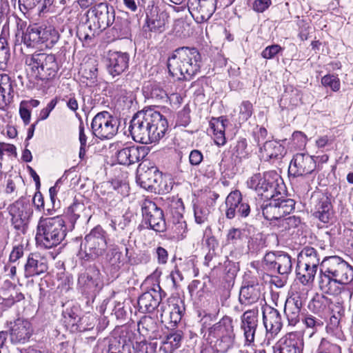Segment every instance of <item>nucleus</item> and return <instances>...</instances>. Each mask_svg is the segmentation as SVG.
Segmentation results:
<instances>
[{"instance_id": "nucleus-1", "label": "nucleus", "mask_w": 353, "mask_h": 353, "mask_svg": "<svg viewBox=\"0 0 353 353\" xmlns=\"http://www.w3.org/2000/svg\"><path fill=\"white\" fill-rule=\"evenodd\" d=\"M166 118L152 109L136 113L130 121L129 131L134 141L143 144L156 143L167 132Z\"/></svg>"}, {"instance_id": "nucleus-2", "label": "nucleus", "mask_w": 353, "mask_h": 353, "mask_svg": "<svg viewBox=\"0 0 353 353\" xmlns=\"http://www.w3.org/2000/svg\"><path fill=\"white\" fill-rule=\"evenodd\" d=\"M320 271V288L329 294L339 292L338 288H333L336 283L346 285L353 280V268L336 255L325 257L321 263Z\"/></svg>"}, {"instance_id": "nucleus-3", "label": "nucleus", "mask_w": 353, "mask_h": 353, "mask_svg": "<svg viewBox=\"0 0 353 353\" xmlns=\"http://www.w3.org/2000/svg\"><path fill=\"white\" fill-rule=\"evenodd\" d=\"M201 56L195 48L181 47L176 49L168 58L169 74L178 80L190 81L199 72Z\"/></svg>"}, {"instance_id": "nucleus-4", "label": "nucleus", "mask_w": 353, "mask_h": 353, "mask_svg": "<svg viewBox=\"0 0 353 353\" xmlns=\"http://www.w3.org/2000/svg\"><path fill=\"white\" fill-rule=\"evenodd\" d=\"M65 235V222L61 218H40L35 236L38 245L46 249L52 248L61 243Z\"/></svg>"}, {"instance_id": "nucleus-5", "label": "nucleus", "mask_w": 353, "mask_h": 353, "mask_svg": "<svg viewBox=\"0 0 353 353\" xmlns=\"http://www.w3.org/2000/svg\"><path fill=\"white\" fill-rule=\"evenodd\" d=\"M25 64L34 74L35 78L48 82L54 79L59 71V64L54 54L34 52L25 57Z\"/></svg>"}, {"instance_id": "nucleus-6", "label": "nucleus", "mask_w": 353, "mask_h": 353, "mask_svg": "<svg viewBox=\"0 0 353 353\" xmlns=\"http://www.w3.org/2000/svg\"><path fill=\"white\" fill-rule=\"evenodd\" d=\"M89 29L92 30V35L85 34L84 40L91 39L95 34H98L113 24L115 20L114 9L109 8L106 3H99L88 11Z\"/></svg>"}, {"instance_id": "nucleus-7", "label": "nucleus", "mask_w": 353, "mask_h": 353, "mask_svg": "<svg viewBox=\"0 0 353 353\" xmlns=\"http://www.w3.org/2000/svg\"><path fill=\"white\" fill-rule=\"evenodd\" d=\"M279 179V176L273 171L263 174L256 173L248 179L247 185L265 199H271L279 192L277 190Z\"/></svg>"}, {"instance_id": "nucleus-8", "label": "nucleus", "mask_w": 353, "mask_h": 353, "mask_svg": "<svg viewBox=\"0 0 353 353\" xmlns=\"http://www.w3.org/2000/svg\"><path fill=\"white\" fill-rule=\"evenodd\" d=\"M82 245L83 252L81 257L83 260L94 261L102 256L107 248L105 231L100 226L95 227L85 236Z\"/></svg>"}, {"instance_id": "nucleus-9", "label": "nucleus", "mask_w": 353, "mask_h": 353, "mask_svg": "<svg viewBox=\"0 0 353 353\" xmlns=\"http://www.w3.org/2000/svg\"><path fill=\"white\" fill-rule=\"evenodd\" d=\"M8 209L11 216L12 225L19 232L25 234L33 214V209L30 200L21 197L10 205Z\"/></svg>"}, {"instance_id": "nucleus-10", "label": "nucleus", "mask_w": 353, "mask_h": 353, "mask_svg": "<svg viewBox=\"0 0 353 353\" xmlns=\"http://www.w3.org/2000/svg\"><path fill=\"white\" fill-rule=\"evenodd\" d=\"M119 121L108 111L97 113L92 119L91 128L94 136L100 139H110L119 130Z\"/></svg>"}, {"instance_id": "nucleus-11", "label": "nucleus", "mask_w": 353, "mask_h": 353, "mask_svg": "<svg viewBox=\"0 0 353 353\" xmlns=\"http://www.w3.org/2000/svg\"><path fill=\"white\" fill-rule=\"evenodd\" d=\"M141 210L144 222L149 225L150 229L158 232L165 230L166 223L163 211L154 202L145 201Z\"/></svg>"}, {"instance_id": "nucleus-12", "label": "nucleus", "mask_w": 353, "mask_h": 353, "mask_svg": "<svg viewBox=\"0 0 353 353\" xmlns=\"http://www.w3.org/2000/svg\"><path fill=\"white\" fill-rule=\"evenodd\" d=\"M225 216L228 219H232L236 215L245 218L250 213V206L248 202L243 199L239 190L232 191L228 195L225 199Z\"/></svg>"}, {"instance_id": "nucleus-13", "label": "nucleus", "mask_w": 353, "mask_h": 353, "mask_svg": "<svg viewBox=\"0 0 353 353\" xmlns=\"http://www.w3.org/2000/svg\"><path fill=\"white\" fill-rule=\"evenodd\" d=\"M259 323V309L246 310L241 316L240 329L243 331L245 346H252Z\"/></svg>"}, {"instance_id": "nucleus-14", "label": "nucleus", "mask_w": 353, "mask_h": 353, "mask_svg": "<svg viewBox=\"0 0 353 353\" xmlns=\"http://www.w3.org/2000/svg\"><path fill=\"white\" fill-rule=\"evenodd\" d=\"M216 0H188V10L198 23L207 21L216 10Z\"/></svg>"}, {"instance_id": "nucleus-15", "label": "nucleus", "mask_w": 353, "mask_h": 353, "mask_svg": "<svg viewBox=\"0 0 353 353\" xmlns=\"http://www.w3.org/2000/svg\"><path fill=\"white\" fill-rule=\"evenodd\" d=\"M100 271L95 265H90L78 278V287L83 293L94 294L101 288Z\"/></svg>"}, {"instance_id": "nucleus-16", "label": "nucleus", "mask_w": 353, "mask_h": 353, "mask_svg": "<svg viewBox=\"0 0 353 353\" xmlns=\"http://www.w3.org/2000/svg\"><path fill=\"white\" fill-rule=\"evenodd\" d=\"M148 150L145 146L126 145L118 148L116 157L119 164L130 165L143 159L148 154Z\"/></svg>"}, {"instance_id": "nucleus-17", "label": "nucleus", "mask_w": 353, "mask_h": 353, "mask_svg": "<svg viewBox=\"0 0 353 353\" xmlns=\"http://www.w3.org/2000/svg\"><path fill=\"white\" fill-rule=\"evenodd\" d=\"M303 336L297 332H290L274 347V353H303Z\"/></svg>"}, {"instance_id": "nucleus-18", "label": "nucleus", "mask_w": 353, "mask_h": 353, "mask_svg": "<svg viewBox=\"0 0 353 353\" xmlns=\"http://www.w3.org/2000/svg\"><path fill=\"white\" fill-rule=\"evenodd\" d=\"M316 166V161L312 156L298 153L290 161L289 172L294 176H304L312 173Z\"/></svg>"}, {"instance_id": "nucleus-19", "label": "nucleus", "mask_w": 353, "mask_h": 353, "mask_svg": "<svg viewBox=\"0 0 353 353\" xmlns=\"http://www.w3.org/2000/svg\"><path fill=\"white\" fill-rule=\"evenodd\" d=\"M311 203L312 216L324 223H328L333 216L329 198L323 194L315 195L312 196Z\"/></svg>"}, {"instance_id": "nucleus-20", "label": "nucleus", "mask_w": 353, "mask_h": 353, "mask_svg": "<svg viewBox=\"0 0 353 353\" xmlns=\"http://www.w3.org/2000/svg\"><path fill=\"white\" fill-rule=\"evenodd\" d=\"M263 321L265 330L272 335H276L282 329V317L276 309L270 306L263 307Z\"/></svg>"}, {"instance_id": "nucleus-21", "label": "nucleus", "mask_w": 353, "mask_h": 353, "mask_svg": "<svg viewBox=\"0 0 353 353\" xmlns=\"http://www.w3.org/2000/svg\"><path fill=\"white\" fill-rule=\"evenodd\" d=\"M33 332L30 321L25 319H17L10 329V340L12 343H25Z\"/></svg>"}, {"instance_id": "nucleus-22", "label": "nucleus", "mask_w": 353, "mask_h": 353, "mask_svg": "<svg viewBox=\"0 0 353 353\" xmlns=\"http://www.w3.org/2000/svg\"><path fill=\"white\" fill-rule=\"evenodd\" d=\"M302 306L301 298L299 294H293L287 299L284 312L289 325L295 326L299 322Z\"/></svg>"}, {"instance_id": "nucleus-23", "label": "nucleus", "mask_w": 353, "mask_h": 353, "mask_svg": "<svg viewBox=\"0 0 353 353\" xmlns=\"http://www.w3.org/2000/svg\"><path fill=\"white\" fill-rule=\"evenodd\" d=\"M161 296L159 292L152 288L142 294L138 299L139 310L143 313L152 312L159 305Z\"/></svg>"}, {"instance_id": "nucleus-24", "label": "nucleus", "mask_w": 353, "mask_h": 353, "mask_svg": "<svg viewBox=\"0 0 353 353\" xmlns=\"http://www.w3.org/2000/svg\"><path fill=\"white\" fill-rule=\"evenodd\" d=\"M24 268L26 278L40 275L48 270L47 260L37 254L31 253Z\"/></svg>"}, {"instance_id": "nucleus-25", "label": "nucleus", "mask_w": 353, "mask_h": 353, "mask_svg": "<svg viewBox=\"0 0 353 353\" xmlns=\"http://www.w3.org/2000/svg\"><path fill=\"white\" fill-rule=\"evenodd\" d=\"M24 299L23 294L19 291L15 284L9 280L3 282L0 287V301L8 306Z\"/></svg>"}, {"instance_id": "nucleus-26", "label": "nucleus", "mask_w": 353, "mask_h": 353, "mask_svg": "<svg viewBox=\"0 0 353 353\" xmlns=\"http://www.w3.org/2000/svg\"><path fill=\"white\" fill-rule=\"evenodd\" d=\"M129 57L126 53L114 52L109 54L108 68L113 77L121 74L128 67Z\"/></svg>"}, {"instance_id": "nucleus-27", "label": "nucleus", "mask_w": 353, "mask_h": 353, "mask_svg": "<svg viewBox=\"0 0 353 353\" xmlns=\"http://www.w3.org/2000/svg\"><path fill=\"white\" fill-rule=\"evenodd\" d=\"M263 158L268 161H279L286 154L285 147L276 141H266L261 149Z\"/></svg>"}, {"instance_id": "nucleus-28", "label": "nucleus", "mask_w": 353, "mask_h": 353, "mask_svg": "<svg viewBox=\"0 0 353 353\" xmlns=\"http://www.w3.org/2000/svg\"><path fill=\"white\" fill-rule=\"evenodd\" d=\"M34 26L37 37H39L40 45L45 44L46 47H51L58 41L59 34L52 26L37 23H34Z\"/></svg>"}, {"instance_id": "nucleus-29", "label": "nucleus", "mask_w": 353, "mask_h": 353, "mask_svg": "<svg viewBox=\"0 0 353 353\" xmlns=\"http://www.w3.org/2000/svg\"><path fill=\"white\" fill-rule=\"evenodd\" d=\"M319 266L311 264H305L303 262L297 261L296 273L298 280L303 285H307L312 283L317 272Z\"/></svg>"}, {"instance_id": "nucleus-30", "label": "nucleus", "mask_w": 353, "mask_h": 353, "mask_svg": "<svg viewBox=\"0 0 353 353\" xmlns=\"http://www.w3.org/2000/svg\"><path fill=\"white\" fill-rule=\"evenodd\" d=\"M183 338L182 330H172L165 337L160 349L165 353H172L181 346Z\"/></svg>"}, {"instance_id": "nucleus-31", "label": "nucleus", "mask_w": 353, "mask_h": 353, "mask_svg": "<svg viewBox=\"0 0 353 353\" xmlns=\"http://www.w3.org/2000/svg\"><path fill=\"white\" fill-rule=\"evenodd\" d=\"M210 334L214 336L235 334L232 319L228 316H223L218 323L210 328Z\"/></svg>"}, {"instance_id": "nucleus-32", "label": "nucleus", "mask_w": 353, "mask_h": 353, "mask_svg": "<svg viewBox=\"0 0 353 353\" xmlns=\"http://www.w3.org/2000/svg\"><path fill=\"white\" fill-rule=\"evenodd\" d=\"M260 290L258 285H248L241 288L239 300L245 305L256 303L260 298Z\"/></svg>"}, {"instance_id": "nucleus-33", "label": "nucleus", "mask_w": 353, "mask_h": 353, "mask_svg": "<svg viewBox=\"0 0 353 353\" xmlns=\"http://www.w3.org/2000/svg\"><path fill=\"white\" fill-rule=\"evenodd\" d=\"M165 19L163 13L159 14L156 10L147 14L146 26L150 31L161 32L165 29Z\"/></svg>"}, {"instance_id": "nucleus-34", "label": "nucleus", "mask_w": 353, "mask_h": 353, "mask_svg": "<svg viewBox=\"0 0 353 353\" xmlns=\"http://www.w3.org/2000/svg\"><path fill=\"white\" fill-rule=\"evenodd\" d=\"M14 97L13 81L8 74L0 77V98L6 103L12 102Z\"/></svg>"}, {"instance_id": "nucleus-35", "label": "nucleus", "mask_w": 353, "mask_h": 353, "mask_svg": "<svg viewBox=\"0 0 353 353\" xmlns=\"http://www.w3.org/2000/svg\"><path fill=\"white\" fill-rule=\"evenodd\" d=\"M297 261L312 265H321L319 254L317 250L310 246H305L298 254Z\"/></svg>"}, {"instance_id": "nucleus-36", "label": "nucleus", "mask_w": 353, "mask_h": 353, "mask_svg": "<svg viewBox=\"0 0 353 353\" xmlns=\"http://www.w3.org/2000/svg\"><path fill=\"white\" fill-rule=\"evenodd\" d=\"M225 121L220 119H213L210 121V127L213 130L214 143L219 146L224 145L226 143Z\"/></svg>"}, {"instance_id": "nucleus-37", "label": "nucleus", "mask_w": 353, "mask_h": 353, "mask_svg": "<svg viewBox=\"0 0 353 353\" xmlns=\"http://www.w3.org/2000/svg\"><path fill=\"white\" fill-rule=\"evenodd\" d=\"M143 92L148 99H153L157 101L165 99L167 94L157 83L148 82L143 87Z\"/></svg>"}, {"instance_id": "nucleus-38", "label": "nucleus", "mask_w": 353, "mask_h": 353, "mask_svg": "<svg viewBox=\"0 0 353 353\" xmlns=\"http://www.w3.org/2000/svg\"><path fill=\"white\" fill-rule=\"evenodd\" d=\"M39 37H37L34 24L29 25L23 32L22 42L28 48H37L40 45Z\"/></svg>"}, {"instance_id": "nucleus-39", "label": "nucleus", "mask_w": 353, "mask_h": 353, "mask_svg": "<svg viewBox=\"0 0 353 353\" xmlns=\"http://www.w3.org/2000/svg\"><path fill=\"white\" fill-rule=\"evenodd\" d=\"M138 330L143 336L154 334L158 331L157 323L151 316H144L138 323Z\"/></svg>"}, {"instance_id": "nucleus-40", "label": "nucleus", "mask_w": 353, "mask_h": 353, "mask_svg": "<svg viewBox=\"0 0 353 353\" xmlns=\"http://www.w3.org/2000/svg\"><path fill=\"white\" fill-rule=\"evenodd\" d=\"M292 263L291 256L285 252H279L276 271L280 274H288L291 272Z\"/></svg>"}, {"instance_id": "nucleus-41", "label": "nucleus", "mask_w": 353, "mask_h": 353, "mask_svg": "<svg viewBox=\"0 0 353 353\" xmlns=\"http://www.w3.org/2000/svg\"><path fill=\"white\" fill-rule=\"evenodd\" d=\"M168 212L171 216L172 221L183 219V213L184 206L181 199H176L171 201L168 206Z\"/></svg>"}, {"instance_id": "nucleus-42", "label": "nucleus", "mask_w": 353, "mask_h": 353, "mask_svg": "<svg viewBox=\"0 0 353 353\" xmlns=\"http://www.w3.org/2000/svg\"><path fill=\"white\" fill-rule=\"evenodd\" d=\"M281 219L285 215L289 214L294 208L295 202L291 199L278 198L274 199Z\"/></svg>"}, {"instance_id": "nucleus-43", "label": "nucleus", "mask_w": 353, "mask_h": 353, "mask_svg": "<svg viewBox=\"0 0 353 353\" xmlns=\"http://www.w3.org/2000/svg\"><path fill=\"white\" fill-rule=\"evenodd\" d=\"M262 213L264 218L267 220L272 221L281 219L279 212L276 206V202L274 199H271L269 203L261 207Z\"/></svg>"}, {"instance_id": "nucleus-44", "label": "nucleus", "mask_w": 353, "mask_h": 353, "mask_svg": "<svg viewBox=\"0 0 353 353\" xmlns=\"http://www.w3.org/2000/svg\"><path fill=\"white\" fill-rule=\"evenodd\" d=\"M216 337L219 338V339L216 343V347L217 350L221 353L227 352L234 344L235 334L219 336Z\"/></svg>"}, {"instance_id": "nucleus-45", "label": "nucleus", "mask_w": 353, "mask_h": 353, "mask_svg": "<svg viewBox=\"0 0 353 353\" xmlns=\"http://www.w3.org/2000/svg\"><path fill=\"white\" fill-rule=\"evenodd\" d=\"M10 58V48L6 39L0 37V70L6 68L8 61Z\"/></svg>"}, {"instance_id": "nucleus-46", "label": "nucleus", "mask_w": 353, "mask_h": 353, "mask_svg": "<svg viewBox=\"0 0 353 353\" xmlns=\"http://www.w3.org/2000/svg\"><path fill=\"white\" fill-rule=\"evenodd\" d=\"M239 122L247 121L252 115L254 112L253 105L249 101H243L239 108Z\"/></svg>"}, {"instance_id": "nucleus-47", "label": "nucleus", "mask_w": 353, "mask_h": 353, "mask_svg": "<svg viewBox=\"0 0 353 353\" xmlns=\"http://www.w3.org/2000/svg\"><path fill=\"white\" fill-rule=\"evenodd\" d=\"M157 348V343H148L145 341L136 342L133 345L134 353H155Z\"/></svg>"}, {"instance_id": "nucleus-48", "label": "nucleus", "mask_w": 353, "mask_h": 353, "mask_svg": "<svg viewBox=\"0 0 353 353\" xmlns=\"http://www.w3.org/2000/svg\"><path fill=\"white\" fill-rule=\"evenodd\" d=\"M84 210L83 204L79 202H74L70 205L65 212V215L72 223H74L79 218L81 212Z\"/></svg>"}, {"instance_id": "nucleus-49", "label": "nucleus", "mask_w": 353, "mask_h": 353, "mask_svg": "<svg viewBox=\"0 0 353 353\" xmlns=\"http://www.w3.org/2000/svg\"><path fill=\"white\" fill-rule=\"evenodd\" d=\"M113 29L116 31L118 38L127 37L129 33L128 20L118 17L115 21Z\"/></svg>"}, {"instance_id": "nucleus-50", "label": "nucleus", "mask_w": 353, "mask_h": 353, "mask_svg": "<svg viewBox=\"0 0 353 353\" xmlns=\"http://www.w3.org/2000/svg\"><path fill=\"white\" fill-rule=\"evenodd\" d=\"M98 69L93 62L85 63L81 68L82 77L90 80H94L97 77Z\"/></svg>"}, {"instance_id": "nucleus-51", "label": "nucleus", "mask_w": 353, "mask_h": 353, "mask_svg": "<svg viewBox=\"0 0 353 353\" xmlns=\"http://www.w3.org/2000/svg\"><path fill=\"white\" fill-rule=\"evenodd\" d=\"M122 252L117 247H114L110 250L107 255L109 263L114 268H119L122 263Z\"/></svg>"}, {"instance_id": "nucleus-52", "label": "nucleus", "mask_w": 353, "mask_h": 353, "mask_svg": "<svg viewBox=\"0 0 353 353\" xmlns=\"http://www.w3.org/2000/svg\"><path fill=\"white\" fill-rule=\"evenodd\" d=\"M194 212L195 221L198 224H202L208 220L210 211L205 205H194Z\"/></svg>"}, {"instance_id": "nucleus-53", "label": "nucleus", "mask_w": 353, "mask_h": 353, "mask_svg": "<svg viewBox=\"0 0 353 353\" xmlns=\"http://www.w3.org/2000/svg\"><path fill=\"white\" fill-rule=\"evenodd\" d=\"M321 83L325 87L330 88L334 92H336L340 89V80L334 74H327L322 77Z\"/></svg>"}, {"instance_id": "nucleus-54", "label": "nucleus", "mask_w": 353, "mask_h": 353, "mask_svg": "<svg viewBox=\"0 0 353 353\" xmlns=\"http://www.w3.org/2000/svg\"><path fill=\"white\" fill-rule=\"evenodd\" d=\"M279 256L278 252H268L263 257V263L265 267L268 270L276 271V265H277V259Z\"/></svg>"}, {"instance_id": "nucleus-55", "label": "nucleus", "mask_w": 353, "mask_h": 353, "mask_svg": "<svg viewBox=\"0 0 353 353\" xmlns=\"http://www.w3.org/2000/svg\"><path fill=\"white\" fill-rule=\"evenodd\" d=\"M244 232L239 228H231L228 230L226 237L228 244H236L243 239Z\"/></svg>"}, {"instance_id": "nucleus-56", "label": "nucleus", "mask_w": 353, "mask_h": 353, "mask_svg": "<svg viewBox=\"0 0 353 353\" xmlns=\"http://www.w3.org/2000/svg\"><path fill=\"white\" fill-rule=\"evenodd\" d=\"M172 230L178 239H182L185 236L188 230L187 223L184 219L172 221Z\"/></svg>"}, {"instance_id": "nucleus-57", "label": "nucleus", "mask_w": 353, "mask_h": 353, "mask_svg": "<svg viewBox=\"0 0 353 353\" xmlns=\"http://www.w3.org/2000/svg\"><path fill=\"white\" fill-rule=\"evenodd\" d=\"M339 349V346L332 344L323 339L319 345L317 353H335Z\"/></svg>"}, {"instance_id": "nucleus-58", "label": "nucleus", "mask_w": 353, "mask_h": 353, "mask_svg": "<svg viewBox=\"0 0 353 353\" xmlns=\"http://www.w3.org/2000/svg\"><path fill=\"white\" fill-rule=\"evenodd\" d=\"M248 0L249 4L256 12H263L271 5V0Z\"/></svg>"}, {"instance_id": "nucleus-59", "label": "nucleus", "mask_w": 353, "mask_h": 353, "mask_svg": "<svg viewBox=\"0 0 353 353\" xmlns=\"http://www.w3.org/2000/svg\"><path fill=\"white\" fill-rule=\"evenodd\" d=\"M281 50L282 48L278 44L269 46L262 51L261 56L267 59H273Z\"/></svg>"}, {"instance_id": "nucleus-60", "label": "nucleus", "mask_w": 353, "mask_h": 353, "mask_svg": "<svg viewBox=\"0 0 353 353\" xmlns=\"http://www.w3.org/2000/svg\"><path fill=\"white\" fill-rule=\"evenodd\" d=\"M125 344L126 343L124 342L121 343L120 341V340L117 338L111 339L108 341V347L106 348H104L102 352L103 353H114Z\"/></svg>"}, {"instance_id": "nucleus-61", "label": "nucleus", "mask_w": 353, "mask_h": 353, "mask_svg": "<svg viewBox=\"0 0 353 353\" xmlns=\"http://www.w3.org/2000/svg\"><path fill=\"white\" fill-rule=\"evenodd\" d=\"M24 247L19 244L13 247L9 256L10 262L14 263L23 256Z\"/></svg>"}, {"instance_id": "nucleus-62", "label": "nucleus", "mask_w": 353, "mask_h": 353, "mask_svg": "<svg viewBox=\"0 0 353 353\" xmlns=\"http://www.w3.org/2000/svg\"><path fill=\"white\" fill-rule=\"evenodd\" d=\"M41 0H18L19 7L21 12H26L33 9Z\"/></svg>"}, {"instance_id": "nucleus-63", "label": "nucleus", "mask_w": 353, "mask_h": 353, "mask_svg": "<svg viewBox=\"0 0 353 353\" xmlns=\"http://www.w3.org/2000/svg\"><path fill=\"white\" fill-rule=\"evenodd\" d=\"M57 103V99H52L47 105V106L44 108H43L40 113L39 117V120H45L46 119L49 115L51 111L55 108Z\"/></svg>"}, {"instance_id": "nucleus-64", "label": "nucleus", "mask_w": 353, "mask_h": 353, "mask_svg": "<svg viewBox=\"0 0 353 353\" xmlns=\"http://www.w3.org/2000/svg\"><path fill=\"white\" fill-rule=\"evenodd\" d=\"M203 159V154L199 150H193L190 152L189 155V161L192 165H199L202 162Z\"/></svg>"}]
</instances>
